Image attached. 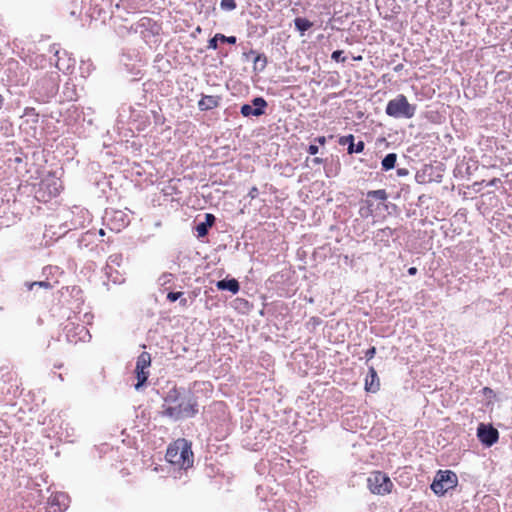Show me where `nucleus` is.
I'll use <instances>...</instances> for the list:
<instances>
[{
    "instance_id": "1",
    "label": "nucleus",
    "mask_w": 512,
    "mask_h": 512,
    "mask_svg": "<svg viewBox=\"0 0 512 512\" xmlns=\"http://www.w3.org/2000/svg\"><path fill=\"white\" fill-rule=\"evenodd\" d=\"M197 402L191 393L173 388L164 397L163 415L173 420L190 418L198 412Z\"/></svg>"
},
{
    "instance_id": "2",
    "label": "nucleus",
    "mask_w": 512,
    "mask_h": 512,
    "mask_svg": "<svg viewBox=\"0 0 512 512\" xmlns=\"http://www.w3.org/2000/svg\"><path fill=\"white\" fill-rule=\"evenodd\" d=\"M166 460L178 466L180 469H188L193 466L194 457L191 443L186 439H178L171 444L166 452Z\"/></svg>"
},
{
    "instance_id": "3",
    "label": "nucleus",
    "mask_w": 512,
    "mask_h": 512,
    "mask_svg": "<svg viewBox=\"0 0 512 512\" xmlns=\"http://www.w3.org/2000/svg\"><path fill=\"white\" fill-rule=\"evenodd\" d=\"M385 112L396 119H410L416 113V105L410 104L405 95L399 94L387 103Z\"/></svg>"
},
{
    "instance_id": "4",
    "label": "nucleus",
    "mask_w": 512,
    "mask_h": 512,
    "mask_svg": "<svg viewBox=\"0 0 512 512\" xmlns=\"http://www.w3.org/2000/svg\"><path fill=\"white\" fill-rule=\"evenodd\" d=\"M457 483L458 477L453 471L439 470L431 484V489L437 495H444L447 491L456 487Z\"/></svg>"
},
{
    "instance_id": "5",
    "label": "nucleus",
    "mask_w": 512,
    "mask_h": 512,
    "mask_svg": "<svg viewBox=\"0 0 512 512\" xmlns=\"http://www.w3.org/2000/svg\"><path fill=\"white\" fill-rule=\"evenodd\" d=\"M367 486L373 494L384 495L391 492L393 483L385 473L374 471L367 478Z\"/></svg>"
},
{
    "instance_id": "6",
    "label": "nucleus",
    "mask_w": 512,
    "mask_h": 512,
    "mask_svg": "<svg viewBox=\"0 0 512 512\" xmlns=\"http://www.w3.org/2000/svg\"><path fill=\"white\" fill-rule=\"evenodd\" d=\"M66 339L70 343L85 342L91 338L88 329L80 324L69 323L65 326Z\"/></svg>"
},
{
    "instance_id": "7",
    "label": "nucleus",
    "mask_w": 512,
    "mask_h": 512,
    "mask_svg": "<svg viewBox=\"0 0 512 512\" xmlns=\"http://www.w3.org/2000/svg\"><path fill=\"white\" fill-rule=\"evenodd\" d=\"M477 437L482 444L490 447L498 441L499 432L493 426L481 423L477 428Z\"/></svg>"
},
{
    "instance_id": "8",
    "label": "nucleus",
    "mask_w": 512,
    "mask_h": 512,
    "mask_svg": "<svg viewBox=\"0 0 512 512\" xmlns=\"http://www.w3.org/2000/svg\"><path fill=\"white\" fill-rule=\"evenodd\" d=\"M267 107V102L263 97H255L252 100V105L243 104L241 106L240 112L244 117L250 116H261L265 113V108Z\"/></svg>"
},
{
    "instance_id": "9",
    "label": "nucleus",
    "mask_w": 512,
    "mask_h": 512,
    "mask_svg": "<svg viewBox=\"0 0 512 512\" xmlns=\"http://www.w3.org/2000/svg\"><path fill=\"white\" fill-rule=\"evenodd\" d=\"M340 145H348L347 151L349 154L361 153L364 150L365 144L363 141L354 143V136L352 134L343 136L339 139Z\"/></svg>"
},
{
    "instance_id": "10",
    "label": "nucleus",
    "mask_w": 512,
    "mask_h": 512,
    "mask_svg": "<svg viewBox=\"0 0 512 512\" xmlns=\"http://www.w3.org/2000/svg\"><path fill=\"white\" fill-rule=\"evenodd\" d=\"M379 387H380V382H379V378L377 376V372L374 369V367L371 366L369 368V372H368V374L366 376L365 389L368 392L375 393L376 391L379 390Z\"/></svg>"
},
{
    "instance_id": "11",
    "label": "nucleus",
    "mask_w": 512,
    "mask_h": 512,
    "mask_svg": "<svg viewBox=\"0 0 512 512\" xmlns=\"http://www.w3.org/2000/svg\"><path fill=\"white\" fill-rule=\"evenodd\" d=\"M220 100L219 96L203 95L198 102V107L201 111L211 110L219 105Z\"/></svg>"
},
{
    "instance_id": "12",
    "label": "nucleus",
    "mask_w": 512,
    "mask_h": 512,
    "mask_svg": "<svg viewBox=\"0 0 512 512\" xmlns=\"http://www.w3.org/2000/svg\"><path fill=\"white\" fill-rule=\"evenodd\" d=\"M216 287L219 290H227L232 292L233 294H236L239 289V283L236 279H223L216 283Z\"/></svg>"
},
{
    "instance_id": "13",
    "label": "nucleus",
    "mask_w": 512,
    "mask_h": 512,
    "mask_svg": "<svg viewBox=\"0 0 512 512\" xmlns=\"http://www.w3.org/2000/svg\"><path fill=\"white\" fill-rule=\"evenodd\" d=\"M135 374H136V378H137V383L135 384L134 387L137 391H139L145 385V383L149 377V371L147 369L135 368Z\"/></svg>"
},
{
    "instance_id": "14",
    "label": "nucleus",
    "mask_w": 512,
    "mask_h": 512,
    "mask_svg": "<svg viewBox=\"0 0 512 512\" xmlns=\"http://www.w3.org/2000/svg\"><path fill=\"white\" fill-rule=\"evenodd\" d=\"M267 66V57L264 54L256 53L253 59V70L262 72Z\"/></svg>"
},
{
    "instance_id": "15",
    "label": "nucleus",
    "mask_w": 512,
    "mask_h": 512,
    "mask_svg": "<svg viewBox=\"0 0 512 512\" xmlns=\"http://www.w3.org/2000/svg\"><path fill=\"white\" fill-rule=\"evenodd\" d=\"M294 25L301 35H304V33L312 27L313 23L306 18L297 17L294 20Z\"/></svg>"
},
{
    "instance_id": "16",
    "label": "nucleus",
    "mask_w": 512,
    "mask_h": 512,
    "mask_svg": "<svg viewBox=\"0 0 512 512\" xmlns=\"http://www.w3.org/2000/svg\"><path fill=\"white\" fill-rule=\"evenodd\" d=\"M151 365V356L148 352H142L136 361V367L137 369H147Z\"/></svg>"
},
{
    "instance_id": "17",
    "label": "nucleus",
    "mask_w": 512,
    "mask_h": 512,
    "mask_svg": "<svg viewBox=\"0 0 512 512\" xmlns=\"http://www.w3.org/2000/svg\"><path fill=\"white\" fill-rule=\"evenodd\" d=\"M396 161H397V154L396 153H389V154H387L383 158V160L381 162L382 169L384 171H388V170L393 169L395 167Z\"/></svg>"
},
{
    "instance_id": "18",
    "label": "nucleus",
    "mask_w": 512,
    "mask_h": 512,
    "mask_svg": "<svg viewBox=\"0 0 512 512\" xmlns=\"http://www.w3.org/2000/svg\"><path fill=\"white\" fill-rule=\"evenodd\" d=\"M367 197L374 198L376 200L385 201L388 195L384 189L372 190L367 193Z\"/></svg>"
},
{
    "instance_id": "19",
    "label": "nucleus",
    "mask_w": 512,
    "mask_h": 512,
    "mask_svg": "<svg viewBox=\"0 0 512 512\" xmlns=\"http://www.w3.org/2000/svg\"><path fill=\"white\" fill-rule=\"evenodd\" d=\"M209 228L204 221L198 223L195 227L198 237H205L208 234Z\"/></svg>"
},
{
    "instance_id": "20",
    "label": "nucleus",
    "mask_w": 512,
    "mask_h": 512,
    "mask_svg": "<svg viewBox=\"0 0 512 512\" xmlns=\"http://www.w3.org/2000/svg\"><path fill=\"white\" fill-rule=\"evenodd\" d=\"M220 7L223 10L232 11L236 8L235 0H221Z\"/></svg>"
},
{
    "instance_id": "21",
    "label": "nucleus",
    "mask_w": 512,
    "mask_h": 512,
    "mask_svg": "<svg viewBox=\"0 0 512 512\" xmlns=\"http://www.w3.org/2000/svg\"><path fill=\"white\" fill-rule=\"evenodd\" d=\"M27 286H28L29 290H32L35 286L45 288V289L51 288V284L47 281H36V282L28 283Z\"/></svg>"
},
{
    "instance_id": "22",
    "label": "nucleus",
    "mask_w": 512,
    "mask_h": 512,
    "mask_svg": "<svg viewBox=\"0 0 512 512\" xmlns=\"http://www.w3.org/2000/svg\"><path fill=\"white\" fill-rule=\"evenodd\" d=\"M216 38H219V40L221 42H226V43H229V44H235L237 39L235 36H225L223 34H216Z\"/></svg>"
},
{
    "instance_id": "23",
    "label": "nucleus",
    "mask_w": 512,
    "mask_h": 512,
    "mask_svg": "<svg viewBox=\"0 0 512 512\" xmlns=\"http://www.w3.org/2000/svg\"><path fill=\"white\" fill-rule=\"evenodd\" d=\"M331 59L336 62H342V63H344L346 61V57L343 56L342 50H335L331 55Z\"/></svg>"
},
{
    "instance_id": "24",
    "label": "nucleus",
    "mask_w": 512,
    "mask_h": 512,
    "mask_svg": "<svg viewBox=\"0 0 512 512\" xmlns=\"http://www.w3.org/2000/svg\"><path fill=\"white\" fill-rule=\"evenodd\" d=\"M183 295L182 292H169L167 294V299L170 301V302H175L177 301L178 299L181 298V296Z\"/></svg>"
},
{
    "instance_id": "25",
    "label": "nucleus",
    "mask_w": 512,
    "mask_h": 512,
    "mask_svg": "<svg viewBox=\"0 0 512 512\" xmlns=\"http://www.w3.org/2000/svg\"><path fill=\"white\" fill-rule=\"evenodd\" d=\"M215 216L213 214H210V213H206L205 214V223L209 226V227H212L215 223Z\"/></svg>"
},
{
    "instance_id": "26",
    "label": "nucleus",
    "mask_w": 512,
    "mask_h": 512,
    "mask_svg": "<svg viewBox=\"0 0 512 512\" xmlns=\"http://www.w3.org/2000/svg\"><path fill=\"white\" fill-rule=\"evenodd\" d=\"M24 115L25 116H33L34 117V122L38 121V114L35 112L34 108H26Z\"/></svg>"
},
{
    "instance_id": "27",
    "label": "nucleus",
    "mask_w": 512,
    "mask_h": 512,
    "mask_svg": "<svg viewBox=\"0 0 512 512\" xmlns=\"http://www.w3.org/2000/svg\"><path fill=\"white\" fill-rule=\"evenodd\" d=\"M120 260H121V255L119 254H114V255H111L109 256L108 258V262L111 263V264H116L119 266L120 264Z\"/></svg>"
},
{
    "instance_id": "28",
    "label": "nucleus",
    "mask_w": 512,
    "mask_h": 512,
    "mask_svg": "<svg viewBox=\"0 0 512 512\" xmlns=\"http://www.w3.org/2000/svg\"><path fill=\"white\" fill-rule=\"evenodd\" d=\"M218 41H219V38H216V35H215L213 38H211V39L209 40L208 48H210V49H214V50H215V49H217V47H218Z\"/></svg>"
},
{
    "instance_id": "29",
    "label": "nucleus",
    "mask_w": 512,
    "mask_h": 512,
    "mask_svg": "<svg viewBox=\"0 0 512 512\" xmlns=\"http://www.w3.org/2000/svg\"><path fill=\"white\" fill-rule=\"evenodd\" d=\"M375 353H376V348L375 347L369 348L365 352V357H366L367 361L371 360L375 356Z\"/></svg>"
},
{
    "instance_id": "30",
    "label": "nucleus",
    "mask_w": 512,
    "mask_h": 512,
    "mask_svg": "<svg viewBox=\"0 0 512 512\" xmlns=\"http://www.w3.org/2000/svg\"><path fill=\"white\" fill-rule=\"evenodd\" d=\"M307 151L310 155H316L319 152V147L316 144H310Z\"/></svg>"
},
{
    "instance_id": "31",
    "label": "nucleus",
    "mask_w": 512,
    "mask_h": 512,
    "mask_svg": "<svg viewBox=\"0 0 512 512\" xmlns=\"http://www.w3.org/2000/svg\"><path fill=\"white\" fill-rule=\"evenodd\" d=\"M258 193H259L258 188L254 186V187H252V188L250 189V191L248 192V196H249L251 199H254V198H256V197L258 196Z\"/></svg>"
},
{
    "instance_id": "32",
    "label": "nucleus",
    "mask_w": 512,
    "mask_h": 512,
    "mask_svg": "<svg viewBox=\"0 0 512 512\" xmlns=\"http://www.w3.org/2000/svg\"><path fill=\"white\" fill-rule=\"evenodd\" d=\"M255 54H256V51H254V50H250L249 52H244V53L242 54V57H243L244 59L248 60V59L250 58V56H255Z\"/></svg>"
},
{
    "instance_id": "33",
    "label": "nucleus",
    "mask_w": 512,
    "mask_h": 512,
    "mask_svg": "<svg viewBox=\"0 0 512 512\" xmlns=\"http://www.w3.org/2000/svg\"><path fill=\"white\" fill-rule=\"evenodd\" d=\"M314 142L318 143L319 145H325L326 138L324 136H319L314 139Z\"/></svg>"
},
{
    "instance_id": "34",
    "label": "nucleus",
    "mask_w": 512,
    "mask_h": 512,
    "mask_svg": "<svg viewBox=\"0 0 512 512\" xmlns=\"http://www.w3.org/2000/svg\"><path fill=\"white\" fill-rule=\"evenodd\" d=\"M311 161H312V163H313L314 165H320V164H322V163H323V159H322V158H319V157H315V158H313Z\"/></svg>"
},
{
    "instance_id": "35",
    "label": "nucleus",
    "mask_w": 512,
    "mask_h": 512,
    "mask_svg": "<svg viewBox=\"0 0 512 512\" xmlns=\"http://www.w3.org/2000/svg\"><path fill=\"white\" fill-rule=\"evenodd\" d=\"M397 173L399 176H404L408 174V171L406 169H398Z\"/></svg>"
},
{
    "instance_id": "36",
    "label": "nucleus",
    "mask_w": 512,
    "mask_h": 512,
    "mask_svg": "<svg viewBox=\"0 0 512 512\" xmlns=\"http://www.w3.org/2000/svg\"><path fill=\"white\" fill-rule=\"evenodd\" d=\"M408 273H409V275H415L417 273V268L416 267H410L408 269Z\"/></svg>"
},
{
    "instance_id": "37",
    "label": "nucleus",
    "mask_w": 512,
    "mask_h": 512,
    "mask_svg": "<svg viewBox=\"0 0 512 512\" xmlns=\"http://www.w3.org/2000/svg\"><path fill=\"white\" fill-rule=\"evenodd\" d=\"M180 304H181L183 307H185V306L187 305V299H185V298L180 299Z\"/></svg>"
},
{
    "instance_id": "38",
    "label": "nucleus",
    "mask_w": 512,
    "mask_h": 512,
    "mask_svg": "<svg viewBox=\"0 0 512 512\" xmlns=\"http://www.w3.org/2000/svg\"><path fill=\"white\" fill-rule=\"evenodd\" d=\"M402 68H403V65H402V64H399V65H397V66L394 68V70H395V71H400Z\"/></svg>"
},
{
    "instance_id": "39",
    "label": "nucleus",
    "mask_w": 512,
    "mask_h": 512,
    "mask_svg": "<svg viewBox=\"0 0 512 512\" xmlns=\"http://www.w3.org/2000/svg\"><path fill=\"white\" fill-rule=\"evenodd\" d=\"M3 102H4V98L3 96L0 94V109L2 108L3 106Z\"/></svg>"
},
{
    "instance_id": "40",
    "label": "nucleus",
    "mask_w": 512,
    "mask_h": 512,
    "mask_svg": "<svg viewBox=\"0 0 512 512\" xmlns=\"http://www.w3.org/2000/svg\"><path fill=\"white\" fill-rule=\"evenodd\" d=\"M484 391H485V393L492 392V390H491V389H489V388H487V387H486V388H484Z\"/></svg>"
},
{
    "instance_id": "41",
    "label": "nucleus",
    "mask_w": 512,
    "mask_h": 512,
    "mask_svg": "<svg viewBox=\"0 0 512 512\" xmlns=\"http://www.w3.org/2000/svg\"><path fill=\"white\" fill-rule=\"evenodd\" d=\"M100 235H104V231L102 229L100 230Z\"/></svg>"
}]
</instances>
